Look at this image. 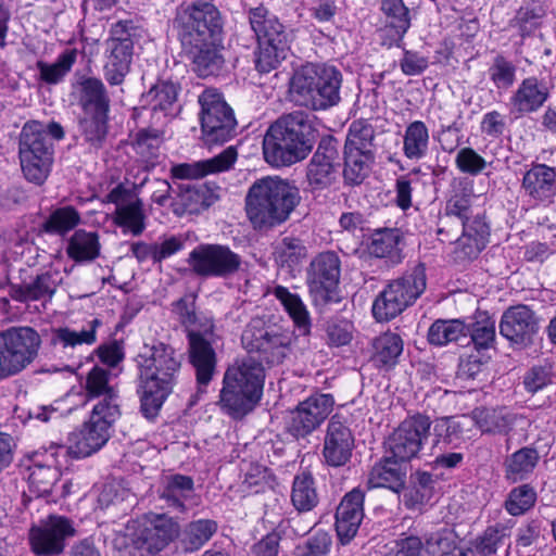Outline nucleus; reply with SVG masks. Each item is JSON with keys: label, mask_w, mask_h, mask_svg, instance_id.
Returning <instances> with one entry per match:
<instances>
[{"label": "nucleus", "mask_w": 556, "mask_h": 556, "mask_svg": "<svg viewBox=\"0 0 556 556\" xmlns=\"http://www.w3.org/2000/svg\"><path fill=\"white\" fill-rule=\"evenodd\" d=\"M175 22L182 49L194 72L206 77L219 71L223 64L218 49L223 31L219 10L212 2L198 0L182 5Z\"/></svg>", "instance_id": "1"}, {"label": "nucleus", "mask_w": 556, "mask_h": 556, "mask_svg": "<svg viewBox=\"0 0 556 556\" xmlns=\"http://www.w3.org/2000/svg\"><path fill=\"white\" fill-rule=\"evenodd\" d=\"M180 357L164 343L144 345L138 355L139 394L144 417L154 418L170 394L180 370Z\"/></svg>", "instance_id": "2"}, {"label": "nucleus", "mask_w": 556, "mask_h": 556, "mask_svg": "<svg viewBox=\"0 0 556 556\" xmlns=\"http://www.w3.org/2000/svg\"><path fill=\"white\" fill-rule=\"evenodd\" d=\"M301 200L295 185L279 176H265L249 187L244 210L254 229H269L287 222Z\"/></svg>", "instance_id": "3"}, {"label": "nucleus", "mask_w": 556, "mask_h": 556, "mask_svg": "<svg viewBox=\"0 0 556 556\" xmlns=\"http://www.w3.org/2000/svg\"><path fill=\"white\" fill-rule=\"evenodd\" d=\"M312 124L306 113L295 111L278 118L263 140L265 161L271 166H290L304 160L312 150Z\"/></svg>", "instance_id": "4"}, {"label": "nucleus", "mask_w": 556, "mask_h": 556, "mask_svg": "<svg viewBox=\"0 0 556 556\" xmlns=\"http://www.w3.org/2000/svg\"><path fill=\"white\" fill-rule=\"evenodd\" d=\"M265 383V369L251 356L236 361L223 378L218 405L232 418H242L260 403Z\"/></svg>", "instance_id": "5"}, {"label": "nucleus", "mask_w": 556, "mask_h": 556, "mask_svg": "<svg viewBox=\"0 0 556 556\" xmlns=\"http://www.w3.org/2000/svg\"><path fill=\"white\" fill-rule=\"evenodd\" d=\"M341 73L331 65L308 63L294 73L290 94L299 105L326 110L340 101Z\"/></svg>", "instance_id": "6"}, {"label": "nucleus", "mask_w": 556, "mask_h": 556, "mask_svg": "<svg viewBox=\"0 0 556 556\" xmlns=\"http://www.w3.org/2000/svg\"><path fill=\"white\" fill-rule=\"evenodd\" d=\"M473 199L470 189L455 190L445 205L446 215L457 217L463 225V233L455 241V254L459 260L476 257L490 235L482 212L472 205Z\"/></svg>", "instance_id": "7"}, {"label": "nucleus", "mask_w": 556, "mask_h": 556, "mask_svg": "<svg viewBox=\"0 0 556 556\" xmlns=\"http://www.w3.org/2000/svg\"><path fill=\"white\" fill-rule=\"evenodd\" d=\"M249 21L258 41L256 68L261 73H269L287 58L290 36L279 20L264 7L251 9Z\"/></svg>", "instance_id": "8"}, {"label": "nucleus", "mask_w": 556, "mask_h": 556, "mask_svg": "<svg viewBox=\"0 0 556 556\" xmlns=\"http://www.w3.org/2000/svg\"><path fill=\"white\" fill-rule=\"evenodd\" d=\"M426 290V269L422 265L391 281L372 303V315L388 321L412 305Z\"/></svg>", "instance_id": "9"}, {"label": "nucleus", "mask_w": 556, "mask_h": 556, "mask_svg": "<svg viewBox=\"0 0 556 556\" xmlns=\"http://www.w3.org/2000/svg\"><path fill=\"white\" fill-rule=\"evenodd\" d=\"M293 339L289 331L265 327L261 318H253L241 336L243 346L270 365L281 364L286 359L291 353Z\"/></svg>", "instance_id": "10"}, {"label": "nucleus", "mask_w": 556, "mask_h": 556, "mask_svg": "<svg viewBox=\"0 0 556 556\" xmlns=\"http://www.w3.org/2000/svg\"><path fill=\"white\" fill-rule=\"evenodd\" d=\"M199 103L204 142L212 146L231 139L237 122L231 108L223 96L216 89L207 88L199 96Z\"/></svg>", "instance_id": "11"}, {"label": "nucleus", "mask_w": 556, "mask_h": 556, "mask_svg": "<svg viewBox=\"0 0 556 556\" xmlns=\"http://www.w3.org/2000/svg\"><path fill=\"white\" fill-rule=\"evenodd\" d=\"M35 355V329L11 327L0 331V381L21 372Z\"/></svg>", "instance_id": "12"}, {"label": "nucleus", "mask_w": 556, "mask_h": 556, "mask_svg": "<svg viewBox=\"0 0 556 556\" xmlns=\"http://www.w3.org/2000/svg\"><path fill=\"white\" fill-rule=\"evenodd\" d=\"M395 553L396 556H468L472 551L458 547L453 531L443 528L422 538L410 534L397 539Z\"/></svg>", "instance_id": "13"}, {"label": "nucleus", "mask_w": 556, "mask_h": 556, "mask_svg": "<svg viewBox=\"0 0 556 556\" xmlns=\"http://www.w3.org/2000/svg\"><path fill=\"white\" fill-rule=\"evenodd\" d=\"M188 265L201 277H227L240 268L241 257L223 244H200L188 256Z\"/></svg>", "instance_id": "14"}, {"label": "nucleus", "mask_w": 556, "mask_h": 556, "mask_svg": "<svg viewBox=\"0 0 556 556\" xmlns=\"http://www.w3.org/2000/svg\"><path fill=\"white\" fill-rule=\"evenodd\" d=\"M431 421L425 415L403 420L387 441L388 452L401 463L415 458L429 437Z\"/></svg>", "instance_id": "15"}, {"label": "nucleus", "mask_w": 556, "mask_h": 556, "mask_svg": "<svg viewBox=\"0 0 556 556\" xmlns=\"http://www.w3.org/2000/svg\"><path fill=\"white\" fill-rule=\"evenodd\" d=\"M121 416L90 413L89 420L68 437V452L76 458L88 457L102 448L111 437V429Z\"/></svg>", "instance_id": "16"}, {"label": "nucleus", "mask_w": 556, "mask_h": 556, "mask_svg": "<svg viewBox=\"0 0 556 556\" xmlns=\"http://www.w3.org/2000/svg\"><path fill=\"white\" fill-rule=\"evenodd\" d=\"M333 405L334 399L331 394H312L291 412L289 432L295 438H305L311 434L327 419Z\"/></svg>", "instance_id": "17"}, {"label": "nucleus", "mask_w": 556, "mask_h": 556, "mask_svg": "<svg viewBox=\"0 0 556 556\" xmlns=\"http://www.w3.org/2000/svg\"><path fill=\"white\" fill-rule=\"evenodd\" d=\"M86 402L96 401L92 412L103 413L108 416H121V396L116 384L112 382L111 372L94 366L86 376Z\"/></svg>", "instance_id": "18"}, {"label": "nucleus", "mask_w": 556, "mask_h": 556, "mask_svg": "<svg viewBox=\"0 0 556 556\" xmlns=\"http://www.w3.org/2000/svg\"><path fill=\"white\" fill-rule=\"evenodd\" d=\"M188 353L190 364L195 369L199 392H205L206 386L211 382L216 369V353L212 346L214 342L213 325L204 331L189 330Z\"/></svg>", "instance_id": "19"}, {"label": "nucleus", "mask_w": 556, "mask_h": 556, "mask_svg": "<svg viewBox=\"0 0 556 556\" xmlns=\"http://www.w3.org/2000/svg\"><path fill=\"white\" fill-rule=\"evenodd\" d=\"M340 260L334 252L318 254L307 273V286L316 301L329 302L340 279Z\"/></svg>", "instance_id": "20"}, {"label": "nucleus", "mask_w": 556, "mask_h": 556, "mask_svg": "<svg viewBox=\"0 0 556 556\" xmlns=\"http://www.w3.org/2000/svg\"><path fill=\"white\" fill-rule=\"evenodd\" d=\"M339 153L330 141L320 142L306 168L309 190L323 191L338 182Z\"/></svg>", "instance_id": "21"}, {"label": "nucleus", "mask_w": 556, "mask_h": 556, "mask_svg": "<svg viewBox=\"0 0 556 556\" xmlns=\"http://www.w3.org/2000/svg\"><path fill=\"white\" fill-rule=\"evenodd\" d=\"M179 523L166 514H152L136 540V545L142 552L157 554L163 551L179 534Z\"/></svg>", "instance_id": "22"}, {"label": "nucleus", "mask_w": 556, "mask_h": 556, "mask_svg": "<svg viewBox=\"0 0 556 556\" xmlns=\"http://www.w3.org/2000/svg\"><path fill=\"white\" fill-rule=\"evenodd\" d=\"M520 188L534 204L551 203L556 195V167L532 163L522 174Z\"/></svg>", "instance_id": "23"}, {"label": "nucleus", "mask_w": 556, "mask_h": 556, "mask_svg": "<svg viewBox=\"0 0 556 556\" xmlns=\"http://www.w3.org/2000/svg\"><path fill=\"white\" fill-rule=\"evenodd\" d=\"M539 330V319L527 305H516L504 312L500 333L518 344L529 343Z\"/></svg>", "instance_id": "24"}, {"label": "nucleus", "mask_w": 556, "mask_h": 556, "mask_svg": "<svg viewBox=\"0 0 556 556\" xmlns=\"http://www.w3.org/2000/svg\"><path fill=\"white\" fill-rule=\"evenodd\" d=\"M365 494L355 488L341 500L336 511V530L343 544L349 543L357 533L364 518Z\"/></svg>", "instance_id": "25"}, {"label": "nucleus", "mask_w": 556, "mask_h": 556, "mask_svg": "<svg viewBox=\"0 0 556 556\" xmlns=\"http://www.w3.org/2000/svg\"><path fill=\"white\" fill-rule=\"evenodd\" d=\"M354 446L351 430L334 417L328 424L324 443V457L328 465L339 467L345 465Z\"/></svg>", "instance_id": "26"}, {"label": "nucleus", "mask_w": 556, "mask_h": 556, "mask_svg": "<svg viewBox=\"0 0 556 556\" xmlns=\"http://www.w3.org/2000/svg\"><path fill=\"white\" fill-rule=\"evenodd\" d=\"M75 529L71 521L62 516H50L37 528V555H59L64 549L66 538L73 536Z\"/></svg>", "instance_id": "27"}, {"label": "nucleus", "mask_w": 556, "mask_h": 556, "mask_svg": "<svg viewBox=\"0 0 556 556\" xmlns=\"http://www.w3.org/2000/svg\"><path fill=\"white\" fill-rule=\"evenodd\" d=\"M237 155V150L233 147H228L212 159L174 165L170 173L177 179H200L211 174L228 170L236 162Z\"/></svg>", "instance_id": "28"}, {"label": "nucleus", "mask_w": 556, "mask_h": 556, "mask_svg": "<svg viewBox=\"0 0 556 556\" xmlns=\"http://www.w3.org/2000/svg\"><path fill=\"white\" fill-rule=\"evenodd\" d=\"M134 42L127 34L124 37H112L108 41V60L104 65V77L111 85H121L129 72L132 59Z\"/></svg>", "instance_id": "29"}, {"label": "nucleus", "mask_w": 556, "mask_h": 556, "mask_svg": "<svg viewBox=\"0 0 556 556\" xmlns=\"http://www.w3.org/2000/svg\"><path fill=\"white\" fill-rule=\"evenodd\" d=\"M549 97L547 86L536 77L525 78L509 99L511 112L519 115L539 111Z\"/></svg>", "instance_id": "30"}, {"label": "nucleus", "mask_w": 556, "mask_h": 556, "mask_svg": "<svg viewBox=\"0 0 556 556\" xmlns=\"http://www.w3.org/2000/svg\"><path fill=\"white\" fill-rule=\"evenodd\" d=\"M193 479L176 473L163 478L159 497L165 502V507L185 513L187 510L186 503L193 497Z\"/></svg>", "instance_id": "31"}, {"label": "nucleus", "mask_w": 556, "mask_h": 556, "mask_svg": "<svg viewBox=\"0 0 556 556\" xmlns=\"http://www.w3.org/2000/svg\"><path fill=\"white\" fill-rule=\"evenodd\" d=\"M471 425L483 434H508L513 426L517 422V415L508 412L506 408L479 407L472 410L469 416Z\"/></svg>", "instance_id": "32"}, {"label": "nucleus", "mask_w": 556, "mask_h": 556, "mask_svg": "<svg viewBox=\"0 0 556 556\" xmlns=\"http://www.w3.org/2000/svg\"><path fill=\"white\" fill-rule=\"evenodd\" d=\"M392 456L372 467L368 476V485L371 489L386 488L400 493L405 485L406 466Z\"/></svg>", "instance_id": "33"}, {"label": "nucleus", "mask_w": 556, "mask_h": 556, "mask_svg": "<svg viewBox=\"0 0 556 556\" xmlns=\"http://www.w3.org/2000/svg\"><path fill=\"white\" fill-rule=\"evenodd\" d=\"M380 9L386 17L384 31L391 33L389 41L384 43H399L410 26L408 9L403 0H382Z\"/></svg>", "instance_id": "34"}, {"label": "nucleus", "mask_w": 556, "mask_h": 556, "mask_svg": "<svg viewBox=\"0 0 556 556\" xmlns=\"http://www.w3.org/2000/svg\"><path fill=\"white\" fill-rule=\"evenodd\" d=\"M99 236L93 231L76 230L70 238L66 253L76 263L92 262L100 255Z\"/></svg>", "instance_id": "35"}, {"label": "nucleus", "mask_w": 556, "mask_h": 556, "mask_svg": "<svg viewBox=\"0 0 556 556\" xmlns=\"http://www.w3.org/2000/svg\"><path fill=\"white\" fill-rule=\"evenodd\" d=\"M374 353L371 361L376 367H393L402 354L403 341L397 333L384 332L372 342Z\"/></svg>", "instance_id": "36"}, {"label": "nucleus", "mask_w": 556, "mask_h": 556, "mask_svg": "<svg viewBox=\"0 0 556 556\" xmlns=\"http://www.w3.org/2000/svg\"><path fill=\"white\" fill-rule=\"evenodd\" d=\"M540 456L535 448L522 447L509 455L505 463V477L513 482L527 479L539 463Z\"/></svg>", "instance_id": "37"}, {"label": "nucleus", "mask_w": 556, "mask_h": 556, "mask_svg": "<svg viewBox=\"0 0 556 556\" xmlns=\"http://www.w3.org/2000/svg\"><path fill=\"white\" fill-rule=\"evenodd\" d=\"M469 333V327L460 319H437L428 329L427 339L431 345L445 346L458 342Z\"/></svg>", "instance_id": "38"}, {"label": "nucleus", "mask_w": 556, "mask_h": 556, "mask_svg": "<svg viewBox=\"0 0 556 556\" xmlns=\"http://www.w3.org/2000/svg\"><path fill=\"white\" fill-rule=\"evenodd\" d=\"M79 101L87 115L109 113L110 99L103 83L98 78H86L80 83Z\"/></svg>", "instance_id": "39"}, {"label": "nucleus", "mask_w": 556, "mask_h": 556, "mask_svg": "<svg viewBox=\"0 0 556 556\" xmlns=\"http://www.w3.org/2000/svg\"><path fill=\"white\" fill-rule=\"evenodd\" d=\"M275 298L281 303L294 325L307 332L311 327V317L306 305L299 294L292 293L283 286H277L273 290Z\"/></svg>", "instance_id": "40"}, {"label": "nucleus", "mask_w": 556, "mask_h": 556, "mask_svg": "<svg viewBox=\"0 0 556 556\" xmlns=\"http://www.w3.org/2000/svg\"><path fill=\"white\" fill-rule=\"evenodd\" d=\"M217 523L212 519H197L186 525L181 545L186 552L193 553L206 544L217 531Z\"/></svg>", "instance_id": "41"}, {"label": "nucleus", "mask_w": 556, "mask_h": 556, "mask_svg": "<svg viewBox=\"0 0 556 556\" xmlns=\"http://www.w3.org/2000/svg\"><path fill=\"white\" fill-rule=\"evenodd\" d=\"M291 501L299 511H309L318 504L315 480L309 472H301L294 477Z\"/></svg>", "instance_id": "42"}, {"label": "nucleus", "mask_w": 556, "mask_h": 556, "mask_svg": "<svg viewBox=\"0 0 556 556\" xmlns=\"http://www.w3.org/2000/svg\"><path fill=\"white\" fill-rule=\"evenodd\" d=\"M429 149V130L421 121L410 123L404 134L403 153L409 160H420Z\"/></svg>", "instance_id": "43"}, {"label": "nucleus", "mask_w": 556, "mask_h": 556, "mask_svg": "<svg viewBox=\"0 0 556 556\" xmlns=\"http://www.w3.org/2000/svg\"><path fill=\"white\" fill-rule=\"evenodd\" d=\"M274 255L280 266L293 269L306 260L307 249L301 239L285 237L276 243Z\"/></svg>", "instance_id": "44"}, {"label": "nucleus", "mask_w": 556, "mask_h": 556, "mask_svg": "<svg viewBox=\"0 0 556 556\" xmlns=\"http://www.w3.org/2000/svg\"><path fill=\"white\" fill-rule=\"evenodd\" d=\"M18 159L26 180L35 182V121H28L22 128L18 141Z\"/></svg>", "instance_id": "45"}, {"label": "nucleus", "mask_w": 556, "mask_h": 556, "mask_svg": "<svg viewBox=\"0 0 556 556\" xmlns=\"http://www.w3.org/2000/svg\"><path fill=\"white\" fill-rule=\"evenodd\" d=\"M114 223L122 228L124 233L139 236L146 229V214L140 199L131 201L129 205L115 210Z\"/></svg>", "instance_id": "46"}, {"label": "nucleus", "mask_w": 556, "mask_h": 556, "mask_svg": "<svg viewBox=\"0 0 556 556\" xmlns=\"http://www.w3.org/2000/svg\"><path fill=\"white\" fill-rule=\"evenodd\" d=\"M400 242L399 229H379L372 235L369 251L376 257H389L396 263L401 260Z\"/></svg>", "instance_id": "47"}, {"label": "nucleus", "mask_w": 556, "mask_h": 556, "mask_svg": "<svg viewBox=\"0 0 556 556\" xmlns=\"http://www.w3.org/2000/svg\"><path fill=\"white\" fill-rule=\"evenodd\" d=\"M375 160L374 153L355 152L344 149L343 177L350 185H359L368 176Z\"/></svg>", "instance_id": "48"}, {"label": "nucleus", "mask_w": 556, "mask_h": 556, "mask_svg": "<svg viewBox=\"0 0 556 556\" xmlns=\"http://www.w3.org/2000/svg\"><path fill=\"white\" fill-rule=\"evenodd\" d=\"M206 206L204 192L190 185L180 186L179 192L170 201L172 211L177 216L198 214Z\"/></svg>", "instance_id": "49"}, {"label": "nucleus", "mask_w": 556, "mask_h": 556, "mask_svg": "<svg viewBox=\"0 0 556 556\" xmlns=\"http://www.w3.org/2000/svg\"><path fill=\"white\" fill-rule=\"evenodd\" d=\"M100 325L101 321L96 318L88 323V328L80 331L67 327L55 329L52 341L54 344L62 345L63 349H74L84 344L92 345L97 341V329Z\"/></svg>", "instance_id": "50"}, {"label": "nucleus", "mask_w": 556, "mask_h": 556, "mask_svg": "<svg viewBox=\"0 0 556 556\" xmlns=\"http://www.w3.org/2000/svg\"><path fill=\"white\" fill-rule=\"evenodd\" d=\"M178 90L173 81H159L147 92L144 101L151 105L152 111L168 115L177 101Z\"/></svg>", "instance_id": "51"}, {"label": "nucleus", "mask_w": 556, "mask_h": 556, "mask_svg": "<svg viewBox=\"0 0 556 556\" xmlns=\"http://www.w3.org/2000/svg\"><path fill=\"white\" fill-rule=\"evenodd\" d=\"M375 130L364 119L354 121L349 128L344 149L355 152L374 153Z\"/></svg>", "instance_id": "52"}, {"label": "nucleus", "mask_w": 556, "mask_h": 556, "mask_svg": "<svg viewBox=\"0 0 556 556\" xmlns=\"http://www.w3.org/2000/svg\"><path fill=\"white\" fill-rule=\"evenodd\" d=\"M535 502V490L529 484H521L510 490L504 506L509 515L520 516L530 510Z\"/></svg>", "instance_id": "53"}, {"label": "nucleus", "mask_w": 556, "mask_h": 556, "mask_svg": "<svg viewBox=\"0 0 556 556\" xmlns=\"http://www.w3.org/2000/svg\"><path fill=\"white\" fill-rule=\"evenodd\" d=\"M60 445L51 443L46 452H49V459L45 466L37 464V497L48 495L51 492L52 486L59 480V470L55 467L56 453Z\"/></svg>", "instance_id": "54"}, {"label": "nucleus", "mask_w": 556, "mask_h": 556, "mask_svg": "<svg viewBox=\"0 0 556 556\" xmlns=\"http://www.w3.org/2000/svg\"><path fill=\"white\" fill-rule=\"evenodd\" d=\"M79 223V213L73 206H64L51 213L43 224V230L49 233L65 235Z\"/></svg>", "instance_id": "55"}, {"label": "nucleus", "mask_w": 556, "mask_h": 556, "mask_svg": "<svg viewBox=\"0 0 556 556\" xmlns=\"http://www.w3.org/2000/svg\"><path fill=\"white\" fill-rule=\"evenodd\" d=\"M515 64L503 55H496L488 70L489 78L498 90H508L516 80Z\"/></svg>", "instance_id": "56"}, {"label": "nucleus", "mask_w": 556, "mask_h": 556, "mask_svg": "<svg viewBox=\"0 0 556 556\" xmlns=\"http://www.w3.org/2000/svg\"><path fill=\"white\" fill-rule=\"evenodd\" d=\"M469 332L476 350L490 349L493 346L496 337L495 320L486 314H480L469 328Z\"/></svg>", "instance_id": "57"}, {"label": "nucleus", "mask_w": 556, "mask_h": 556, "mask_svg": "<svg viewBox=\"0 0 556 556\" xmlns=\"http://www.w3.org/2000/svg\"><path fill=\"white\" fill-rule=\"evenodd\" d=\"M108 113L85 114L80 122L81 131L86 141L92 147L100 148L108 132Z\"/></svg>", "instance_id": "58"}, {"label": "nucleus", "mask_w": 556, "mask_h": 556, "mask_svg": "<svg viewBox=\"0 0 556 556\" xmlns=\"http://www.w3.org/2000/svg\"><path fill=\"white\" fill-rule=\"evenodd\" d=\"M269 485L270 473L268 469L260 464H251L244 472L240 492L243 495L257 494Z\"/></svg>", "instance_id": "59"}, {"label": "nucleus", "mask_w": 556, "mask_h": 556, "mask_svg": "<svg viewBox=\"0 0 556 556\" xmlns=\"http://www.w3.org/2000/svg\"><path fill=\"white\" fill-rule=\"evenodd\" d=\"M471 426L469 416H462L456 418H444L439 420L434 426V431L438 437H443L448 443H453L458 439L469 438L465 432Z\"/></svg>", "instance_id": "60"}, {"label": "nucleus", "mask_w": 556, "mask_h": 556, "mask_svg": "<svg viewBox=\"0 0 556 556\" xmlns=\"http://www.w3.org/2000/svg\"><path fill=\"white\" fill-rule=\"evenodd\" d=\"M455 165L462 173L476 176L485 169L488 163L472 148L466 147L458 150Z\"/></svg>", "instance_id": "61"}, {"label": "nucleus", "mask_w": 556, "mask_h": 556, "mask_svg": "<svg viewBox=\"0 0 556 556\" xmlns=\"http://www.w3.org/2000/svg\"><path fill=\"white\" fill-rule=\"evenodd\" d=\"M74 56L71 54H62L54 63H37V67L40 70V77L48 84L59 83L65 74L71 70L74 63Z\"/></svg>", "instance_id": "62"}, {"label": "nucleus", "mask_w": 556, "mask_h": 556, "mask_svg": "<svg viewBox=\"0 0 556 556\" xmlns=\"http://www.w3.org/2000/svg\"><path fill=\"white\" fill-rule=\"evenodd\" d=\"M544 14L545 11L541 5H527L517 12L511 25L518 28L521 36H526L538 26Z\"/></svg>", "instance_id": "63"}, {"label": "nucleus", "mask_w": 556, "mask_h": 556, "mask_svg": "<svg viewBox=\"0 0 556 556\" xmlns=\"http://www.w3.org/2000/svg\"><path fill=\"white\" fill-rule=\"evenodd\" d=\"M353 324L345 319H333L327 325L328 342L334 346L346 345L353 338Z\"/></svg>", "instance_id": "64"}]
</instances>
